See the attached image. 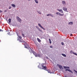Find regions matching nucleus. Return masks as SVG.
<instances>
[{"label": "nucleus", "mask_w": 77, "mask_h": 77, "mask_svg": "<svg viewBox=\"0 0 77 77\" xmlns=\"http://www.w3.org/2000/svg\"><path fill=\"white\" fill-rule=\"evenodd\" d=\"M8 35H11V34H10V32H9L8 33Z\"/></svg>", "instance_id": "nucleus-31"}, {"label": "nucleus", "mask_w": 77, "mask_h": 77, "mask_svg": "<svg viewBox=\"0 0 77 77\" xmlns=\"http://www.w3.org/2000/svg\"><path fill=\"white\" fill-rule=\"evenodd\" d=\"M1 42V41H0V42Z\"/></svg>", "instance_id": "nucleus-42"}, {"label": "nucleus", "mask_w": 77, "mask_h": 77, "mask_svg": "<svg viewBox=\"0 0 77 77\" xmlns=\"http://www.w3.org/2000/svg\"><path fill=\"white\" fill-rule=\"evenodd\" d=\"M62 3L63 4V5H66V3H65V1H62Z\"/></svg>", "instance_id": "nucleus-16"}, {"label": "nucleus", "mask_w": 77, "mask_h": 77, "mask_svg": "<svg viewBox=\"0 0 77 77\" xmlns=\"http://www.w3.org/2000/svg\"><path fill=\"white\" fill-rule=\"evenodd\" d=\"M58 67L60 68V69H63V67L61 65H58Z\"/></svg>", "instance_id": "nucleus-8"}, {"label": "nucleus", "mask_w": 77, "mask_h": 77, "mask_svg": "<svg viewBox=\"0 0 77 77\" xmlns=\"http://www.w3.org/2000/svg\"><path fill=\"white\" fill-rule=\"evenodd\" d=\"M50 15L51 16V17H53V16L52 14H50Z\"/></svg>", "instance_id": "nucleus-20"}, {"label": "nucleus", "mask_w": 77, "mask_h": 77, "mask_svg": "<svg viewBox=\"0 0 77 77\" xmlns=\"http://www.w3.org/2000/svg\"><path fill=\"white\" fill-rule=\"evenodd\" d=\"M38 13H39V14H41V12H38Z\"/></svg>", "instance_id": "nucleus-33"}, {"label": "nucleus", "mask_w": 77, "mask_h": 77, "mask_svg": "<svg viewBox=\"0 0 77 77\" xmlns=\"http://www.w3.org/2000/svg\"><path fill=\"white\" fill-rule=\"evenodd\" d=\"M20 40V42H23V41L22 40Z\"/></svg>", "instance_id": "nucleus-21"}, {"label": "nucleus", "mask_w": 77, "mask_h": 77, "mask_svg": "<svg viewBox=\"0 0 77 77\" xmlns=\"http://www.w3.org/2000/svg\"><path fill=\"white\" fill-rule=\"evenodd\" d=\"M74 71L75 72H76V73H77V71H76L75 70H74Z\"/></svg>", "instance_id": "nucleus-28"}, {"label": "nucleus", "mask_w": 77, "mask_h": 77, "mask_svg": "<svg viewBox=\"0 0 77 77\" xmlns=\"http://www.w3.org/2000/svg\"><path fill=\"white\" fill-rule=\"evenodd\" d=\"M61 54L64 57H66V55L65 54Z\"/></svg>", "instance_id": "nucleus-11"}, {"label": "nucleus", "mask_w": 77, "mask_h": 77, "mask_svg": "<svg viewBox=\"0 0 77 77\" xmlns=\"http://www.w3.org/2000/svg\"><path fill=\"white\" fill-rule=\"evenodd\" d=\"M69 24H73V22H70L69 23Z\"/></svg>", "instance_id": "nucleus-12"}, {"label": "nucleus", "mask_w": 77, "mask_h": 77, "mask_svg": "<svg viewBox=\"0 0 77 77\" xmlns=\"http://www.w3.org/2000/svg\"><path fill=\"white\" fill-rule=\"evenodd\" d=\"M8 21H9V23H11V19H8Z\"/></svg>", "instance_id": "nucleus-17"}, {"label": "nucleus", "mask_w": 77, "mask_h": 77, "mask_svg": "<svg viewBox=\"0 0 77 77\" xmlns=\"http://www.w3.org/2000/svg\"><path fill=\"white\" fill-rule=\"evenodd\" d=\"M70 53L71 54H74V55H75V56H77V54H76V53H75L74 52H72V51H70Z\"/></svg>", "instance_id": "nucleus-5"}, {"label": "nucleus", "mask_w": 77, "mask_h": 77, "mask_svg": "<svg viewBox=\"0 0 77 77\" xmlns=\"http://www.w3.org/2000/svg\"><path fill=\"white\" fill-rule=\"evenodd\" d=\"M35 56V57H39L40 56L39 54H36V55H34Z\"/></svg>", "instance_id": "nucleus-10"}, {"label": "nucleus", "mask_w": 77, "mask_h": 77, "mask_svg": "<svg viewBox=\"0 0 77 77\" xmlns=\"http://www.w3.org/2000/svg\"><path fill=\"white\" fill-rule=\"evenodd\" d=\"M50 14H48L47 15V16H50Z\"/></svg>", "instance_id": "nucleus-26"}, {"label": "nucleus", "mask_w": 77, "mask_h": 77, "mask_svg": "<svg viewBox=\"0 0 77 77\" xmlns=\"http://www.w3.org/2000/svg\"><path fill=\"white\" fill-rule=\"evenodd\" d=\"M70 36H72V34H71V35H70Z\"/></svg>", "instance_id": "nucleus-39"}, {"label": "nucleus", "mask_w": 77, "mask_h": 77, "mask_svg": "<svg viewBox=\"0 0 77 77\" xmlns=\"http://www.w3.org/2000/svg\"><path fill=\"white\" fill-rule=\"evenodd\" d=\"M65 70L66 71H69V72H71L72 73V74H73V72H72V71L70 70V69H66Z\"/></svg>", "instance_id": "nucleus-7"}, {"label": "nucleus", "mask_w": 77, "mask_h": 77, "mask_svg": "<svg viewBox=\"0 0 77 77\" xmlns=\"http://www.w3.org/2000/svg\"><path fill=\"white\" fill-rule=\"evenodd\" d=\"M37 40H38V42H41V40L40 39H39V38H37Z\"/></svg>", "instance_id": "nucleus-15"}, {"label": "nucleus", "mask_w": 77, "mask_h": 77, "mask_svg": "<svg viewBox=\"0 0 77 77\" xmlns=\"http://www.w3.org/2000/svg\"><path fill=\"white\" fill-rule=\"evenodd\" d=\"M5 12H6V11H5Z\"/></svg>", "instance_id": "nucleus-41"}, {"label": "nucleus", "mask_w": 77, "mask_h": 77, "mask_svg": "<svg viewBox=\"0 0 77 77\" xmlns=\"http://www.w3.org/2000/svg\"><path fill=\"white\" fill-rule=\"evenodd\" d=\"M56 14H57V15H59L60 16H63L64 15L63 14H61L60 13L58 12H56Z\"/></svg>", "instance_id": "nucleus-4"}, {"label": "nucleus", "mask_w": 77, "mask_h": 77, "mask_svg": "<svg viewBox=\"0 0 77 77\" xmlns=\"http://www.w3.org/2000/svg\"><path fill=\"white\" fill-rule=\"evenodd\" d=\"M31 0H28V1H30Z\"/></svg>", "instance_id": "nucleus-40"}, {"label": "nucleus", "mask_w": 77, "mask_h": 77, "mask_svg": "<svg viewBox=\"0 0 77 77\" xmlns=\"http://www.w3.org/2000/svg\"><path fill=\"white\" fill-rule=\"evenodd\" d=\"M35 1L36 3H38V0H35Z\"/></svg>", "instance_id": "nucleus-18"}, {"label": "nucleus", "mask_w": 77, "mask_h": 77, "mask_svg": "<svg viewBox=\"0 0 77 77\" xmlns=\"http://www.w3.org/2000/svg\"><path fill=\"white\" fill-rule=\"evenodd\" d=\"M63 10L65 11H67V8L65 7H63Z\"/></svg>", "instance_id": "nucleus-9"}, {"label": "nucleus", "mask_w": 77, "mask_h": 77, "mask_svg": "<svg viewBox=\"0 0 77 77\" xmlns=\"http://www.w3.org/2000/svg\"><path fill=\"white\" fill-rule=\"evenodd\" d=\"M11 7L10 6L9 9H11Z\"/></svg>", "instance_id": "nucleus-32"}, {"label": "nucleus", "mask_w": 77, "mask_h": 77, "mask_svg": "<svg viewBox=\"0 0 77 77\" xmlns=\"http://www.w3.org/2000/svg\"><path fill=\"white\" fill-rule=\"evenodd\" d=\"M39 31H40V32H42V30H41V29H40Z\"/></svg>", "instance_id": "nucleus-35"}, {"label": "nucleus", "mask_w": 77, "mask_h": 77, "mask_svg": "<svg viewBox=\"0 0 77 77\" xmlns=\"http://www.w3.org/2000/svg\"><path fill=\"white\" fill-rule=\"evenodd\" d=\"M2 29H0V32H2Z\"/></svg>", "instance_id": "nucleus-36"}, {"label": "nucleus", "mask_w": 77, "mask_h": 77, "mask_svg": "<svg viewBox=\"0 0 77 77\" xmlns=\"http://www.w3.org/2000/svg\"><path fill=\"white\" fill-rule=\"evenodd\" d=\"M16 18H17V20H18V21H19V22H20V23H21V19H20V17H16Z\"/></svg>", "instance_id": "nucleus-3"}, {"label": "nucleus", "mask_w": 77, "mask_h": 77, "mask_svg": "<svg viewBox=\"0 0 77 77\" xmlns=\"http://www.w3.org/2000/svg\"><path fill=\"white\" fill-rule=\"evenodd\" d=\"M11 6H13V7L14 8H15V5L14 4H12Z\"/></svg>", "instance_id": "nucleus-13"}, {"label": "nucleus", "mask_w": 77, "mask_h": 77, "mask_svg": "<svg viewBox=\"0 0 77 77\" xmlns=\"http://www.w3.org/2000/svg\"><path fill=\"white\" fill-rule=\"evenodd\" d=\"M49 40L50 42V44H51V39H49Z\"/></svg>", "instance_id": "nucleus-19"}, {"label": "nucleus", "mask_w": 77, "mask_h": 77, "mask_svg": "<svg viewBox=\"0 0 77 77\" xmlns=\"http://www.w3.org/2000/svg\"><path fill=\"white\" fill-rule=\"evenodd\" d=\"M38 25L39 26V27H40L41 28L42 27V26H41V24L40 23L38 24Z\"/></svg>", "instance_id": "nucleus-14"}, {"label": "nucleus", "mask_w": 77, "mask_h": 77, "mask_svg": "<svg viewBox=\"0 0 77 77\" xmlns=\"http://www.w3.org/2000/svg\"><path fill=\"white\" fill-rule=\"evenodd\" d=\"M22 35L23 36H24V34H22Z\"/></svg>", "instance_id": "nucleus-38"}, {"label": "nucleus", "mask_w": 77, "mask_h": 77, "mask_svg": "<svg viewBox=\"0 0 77 77\" xmlns=\"http://www.w3.org/2000/svg\"><path fill=\"white\" fill-rule=\"evenodd\" d=\"M63 68H64L65 69H66V66H63Z\"/></svg>", "instance_id": "nucleus-24"}, {"label": "nucleus", "mask_w": 77, "mask_h": 77, "mask_svg": "<svg viewBox=\"0 0 77 77\" xmlns=\"http://www.w3.org/2000/svg\"><path fill=\"white\" fill-rule=\"evenodd\" d=\"M38 68H41V67H40L39 66H38Z\"/></svg>", "instance_id": "nucleus-34"}, {"label": "nucleus", "mask_w": 77, "mask_h": 77, "mask_svg": "<svg viewBox=\"0 0 77 77\" xmlns=\"http://www.w3.org/2000/svg\"><path fill=\"white\" fill-rule=\"evenodd\" d=\"M19 38H20V39H22V37H21V36H19Z\"/></svg>", "instance_id": "nucleus-25"}, {"label": "nucleus", "mask_w": 77, "mask_h": 77, "mask_svg": "<svg viewBox=\"0 0 77 77\" xmlns=\"http://www.w3.org/2000/svg\"><path fill=\"white\" fill-rule=\"evenodd\" d=\"M48 72L49 73H50V70H48Z\"/></svg>", "instance_id": "nucleus-23"}, {"label": "nucleus", "mask_w": 77, "mask_h": 77, "mask_svg": "<svg viewBox=\"0 0 77 77\" xmlns=\"http://www.w3.org/2000/svg\"><path fill=\"white\" fill-rule=\"evenodd\" d=\"M42 29H43V30H45V28H43V27H42V28H41Z\"/></svg>", "instance_id": "nucleus-30"}, {"label": "nucleus", "mask_w": 77, "mask_h": 77, "mask_svg": "<svg viewBox=\"0 0 77 77\" xmlns=\"http://www.w3.org/2000/svg\"><path fill=\"white\" fill-rule=\"evenodd\" d=\"M66 68H67L68 69H69V67H66Z\"/></svg>", "instance_id": "nucleus-29"}, {"label": "nucleus", "mask_w": 77, "mask_h": 77, "mask_svg": "<svg viewBox=\"0 0 77 77\" xmlns=\"http://www.w3.org/2000/svg\"><path fill=\"white\" fill-rule=\"evenodd\" d=\"M25 48H30V49H29V51L31 53H33V51L32 50L31 48H30V47L28 45V47H25Z\"/></svg>", "instance_id": "nucleus-2"}, {"label": "nucleus", "mask_w": 77, "mask_h": 77, "mask_svg": "<svg viewBox=\"0 0 77 77\" xmlns=\"http://www.w3.org/2000/svg\"><path fill=\"white\" fill-rule=\"evenodd\" d=\"M1 12H2V11L0 10V13H1Z\"/></svg>", "instance_id": "nucleus-37"}, {"label": "nucleus", "mask_w": 77, "mask_h": 77, "mask_svg": "<svg viewBox=\"0 0 77 77\" xmlns=\"http://www.w3.org/2000/svg\"><path fill=\"white\" fill-rule=\"evenodd\" d=\"M61 44L62 45H64V43L63 42H61Z\"/></svg>", "instance_id": "nucleus-22"}, {"label": "nucleus", "mask_w": 77, "mask_h": 77, "mask_svg": "<svg viewBox=\"0 0 77 77\" xmlns=\"http://www.w3.org/2000/svg\"><path fill=\"white\" fill-rule=\"evenodd\" d=\"M50 48H53V46H50Z\"/></svg>", "instance_id": "nucleus-27"}, {"label": "nucleus", "mask_w": 77, "mask_h": 77, "mask_svg": "<svg viewBox=\"0 0 77 77\" xmlns=\"http://www.w3.org/2000/svg\"><path fill=\"white\" fill-rule=\"evenodd\" d=\"M46 65L47 64L45 63H43L41 64V66L43 69H44V70H46L47 69Z\"/></svg>", "instance_id": "nucleus-1"}, {"label": "nucleus", "mask_w": 77, "mask_h": 77, "mask_svg": "<svg viewBox=\"0 0 77 77\" xmlns=\"http://www.w3.org/2000/svg\"><path fill=\"white\" fill-rule=\"evenodd\" d=\"M57 11H58L60 12H61L62 14H63V11L62 9L60 10L59 9H57Z\"/></svg>", "instance_id": "nucleus-6"}]
</instances>
